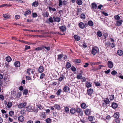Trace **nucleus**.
I'll use <instances>...</instances> for the list:
<instances>
[{
  "label": "nucleus",
  "instance_id": "nucleus-1",
  "mask_svg": "<svg viewBox=\"0 0 123 123\" xmlns=\"http://www.w3.org/2000/svg\"><path fill=\"white\" fill-rule=\"evenodd\" d=\"M99 50L98 47L96 46L93 47L92 50V54L95 55L97 53L99 52Z\"/></svg>",
  "mask_w": 123,
  "mask_h": 123
},
{
  "label": "nucleus",
  "instance_id": "nucleus-2",
  "mask_svg": "<svg viewBox=\"0 0 123 123\" xmlns=\"http://www.w3.org/2000/svg\"><path fill=\"white\" fill-rule=\"evenodd\" d=\"M105 46L106 48H107L109 47H111L112 48H113L115 47V44L113 43H112L111 44L110 42H106L105 43Z\"/></svg>",
  "mask_w": 123,
  "mask_h": 123
},
{
  "label": "nucleus",
  "instance_id": "nucleus-3",
  "mask_svg": "<svg viewBox=\"0 0 123 123\" xmlns=\"http://www.w3.org/2000/svg\"><path fill=\"white\" fill-rule=\"evenodd\" d=\"M76 112L78 113L79 116H82L83 115V112L82 109L79 108H77L76 109Z\"/></svg>",
  "mask_w": 123,
  "mask_h": 123
},
{
  "label": "nucleus",
  "instance_id": "nucleus-4",
  "mask_svg": "<svg viewBox=\"0 0 123 123\" xmlns=\"http://www.w3.org/2000/svg\"><path fill=\"white\" fill-rule=\"evenodd\" d=\"M26 110L27 111L31 112V111H36L37 112V110L36 111V110H35L32 109V107L31 105H29L26 107Z\"/></svg>",
  "mask_w": 123,
  "mask_h": 123
},
{
  "label": "nucleus",
  "instance_id": "nucleus-5",
  "mask_svg": "<svg viewBox=\"0 0 123 123\" xmlns=\"http://www.w3.org/2000/svg\"><path fill=\"white\" fill-rule=\"evenodd\" d=\"M91 9L92 11H94L97 8V5L95 3H93L92 4Z\"/></svg>",
  "mask_w": 123,
  "mask_h": 123
},
{
  "label": "nucleus",
  "instance_id": "nucleus-6",
  "mask_svg": "<svg viewBox=\"0 0 123 123\" xmlns=\"http://www.w3.org/2000/svg\"><path fill=\"white\" fill-rule=\"evenodd\" d=\"M107 65L109 68H111L113 67V62L110 61H108Z\"/></svg>",
  "mask_w": 123,
  "mask_h": 123
},
{
  "label": "nucleus",
  "instance_id": "nucleus-7",
  "mask_svg": "<svg viewBox=\"0 0 123 123\" xmlns=\"http://www.w3.org/2000/svg\"><path fill=\"white\" fill-rule=\"evenodd\" d=\"M60 31L62 32L65 31L66 29V27L65 25H62L59 27Z\"/></svg>",
  "mask_w": 123,
  "mask_h": 123
},
{
  "label": "nucleus",
  "instance_id": "nucleus-8",
  "mask_svg": "<svg viewBox=\"0 0 123 123\" xmlns=\"http://www.w3.org/2000/svg\"><path fill=\"white\" fill-rule=\"evenodd\" d=\"M27 104L26 102L20 103L18 105V107L19 108H22L25 106Z\"/></svg>",
  "mask_w": 123,
  "mask_h": 123
},
{
  "label": "nucleus",
  "instance_id": "nucleus-9",
  "mask_svg": "<svg viewBox=\"0 0 123 123\" xmlns=\"http://www.w3.org/2000/svg\"><path fill=\"white\" fill-rule=\"evenodd\" d=\"M85 113L86 115L89 116L91 114V110L90 109H87L85 111Z\"/></svg>",
  "mask_w": 123,
  "mask_h": 123
},
{
  "label": "nucleus",
  "instance_id": "nucleus-10",
  "mask_svg": "<svg viewBox=\"0 0 123 123\" xmlns=\"http://www.w3.org/2000/svg\"><path fill=\"white\" fill-rule=\"evenodd\" d=\"M54 22V20L52 17H50L46 21V22L48 24L50 23H53Z\"/></svg>",
  "mask_w": 123,
  "mask_h": 123
},
{
  "label": "nucleus",
  "instance_id": "nucleus-11",
  "mask_svg": "<svg viewBox=\"0 0 123 123\" xmlns=\"http://www.w3.org/2000/svg\"><path fill=\"white\" fill-rule=\"evenodd\" d=\"M93 92V91L92 89L90 88L89 89H88L87 90V94L91 96Z\"/></svg>",
  "mask_w": 123,
  "mask_h": 123
},
{
  "label": "nucleus",
  "instance_id": "nucleus-12",
  "mask_svg": "<svg viewBox=\"0 0 123 123\" xmlns=\"http://www.w3.org/2000/svg\"><path fill=\"white\" fill-rule=\"evenodd\" d=\"M44 70V68L43 66H41L39 67L38 71L39 73H42L43 72Z\"/></svg>",
  "mask_w": 123,
  "mask_h": 123
},
{
  "label": "nucleus",
  "instance_id": "nucleus-13",
  "mask_svg": "<svg viewBox=\"0 0 123 123\" xmlns=\"http://www.w3.org/2000/svg\"><path fill=\"white\" fill-rule=\"evenodd\" d=\"M43 17H48L49 15V14L48 12L47 11H44L42 14Z\"/></svg>",
  "mask_w": 123,
  "mask_h": 123
},
{
  "label": "nucleus",
  "instance_id": "nucleus-14",
  "mask_svg": "<svg viewBox=\"0 0 123 123\" xmlns=\"http://www.w3.org/2000/svg\"><path fill=\"white\" fill-rule=\"evenodd\" d=\"M31 13V11L30 9H26V11L25 12L24 15L26 17L27 15H30Z\"/></svg>",
  "mask_w": 123,
  "mask_h": 123
},
{
  "label": "nucleus",
  "instance_id": "nucleus-15",
  "mask_svg": "<svg viewBox=\"0 0 123 123\" xmlns=\"http://www.w3.org/2000/svg\"><path fill=\"white\" fill-rule=\"evenodd\" d=\"M53 19L54 22H59L60 21L61 18L58 17H53Z\"/></svg>",
  "mask_w": 123,
  "mask_h": 123
},
{
  "label": "nucleus",
  "instance_id": "nucleus-16",
  "mask_svg": "<svg viewBox=\"0 0 123 123\" xmlns=\"http://www.w3.org/2000/svg\"><path fill=\"white\" fill-rule=\"evenodd\" d=\"M111 106L112 108L113 109H115L117 107L118 105L117 103L113 102Z\"/></svg>",
  "mask_w": 123,
  "mask_h": 123
},
{
  "label": "nucleus",
  "instance_id": "nucleus-17",
  "mask_svg": "<svg viewBox=\"0 0 123 123\" xmlns=\"http://www.w3.org/2000/svg\"><path fill=\"white\" fill-rule=\"evenodd\" d=\"M119 112H116L115 113L113 116V117H115V118H119Z\"/></svg>",
  "mask_w": 123,
  "mask_h": 123
},
{
  "label": "nucleus",
  "instance_id": "nucleus-18",
  "mask_svg": "<svg viewBox=\"0 0 123 123\" xmlns=\"http://www.w3.org/2000/svg\"><path fill=\"white\" fill-rule=\"evenodd\" d=\"M123 21L121 20H119V21H117L116 22V26H121L122 24Z\"/></svg>",
  "mask_w": 123,
  "mask_h": 123
},
{
  "label": "nucleus",
  "instance_id": "nucleus-19",
  "mask_svg": "<svg viewBox=\"0 0 123 123\" xmlns=\"http://www.w3.org/2000/svg\"><path fill=\"white\" fill-rule=\"evenodd\" d=\"M8 76L7 75H6L3 77V79L5 80H6L7 82H9V81L10 80V79L9 78H8Z\"/></svg>",
  "mask_w": 123,
  "mask_h": 123
},
{
  "label": "nucleus",
  "instance_id": "nucleus-20",
  "mask_svg": "<svg viewBox=\"0 0 123 123\" xmlns=\"http://www.w3.org/2000/svg\"><path fill=\"white\" fill-rule=\"evenodd\" d=\"M14 64L16 67H19L20 66V62L18 61H16L15 62Z\"/></svg>",
  "mask_w": 123,
  "mask_h": 123
},
{
  "label": "nucleus",
  "instance_id": "nucleus-21",
  "mask_svg": "<svg viewBox=\"0 0 123 123\" xmlns=\"http://www.w3.org/2000/svg\"><path fill=\"white\" fill-rule=\"evenodd\" d=\"M79 27L82 29H83L85 27L84 24L82 22L79 23Z\"/></svg>",
  "mask_w": 123,
  "mask_h": 123
},
{
  "label": "nucleus",
  "instance_id": "nucleus-22",
  "mask_svg": "<svg viewBox=\"0 0 123 123\" xmlns=\"http://www.w3.org/2000/svg\"><path fill=\"white\" fill-rule=\"evenodd\" d=\"M80 106L81 108L83 109H85L87 107V105L85 103L81 104L80 105Z\"/></svg>",
  "mask_w": 123,
  "mask_h": 123
},
{
  "label": "nucleus",
  "instance_id": "nucleus-23",
  "mask_svg": "<svg viewBox=\"0 0 123 123\" xmlns=\"http://www.w3.org/2000/svg\"><path fill=\"white\" fill-rule=\"evenodd\" d=\"M43 45L41 46L36 48L35 49V50L37 51L42 50V49H43Z\"/></svg>",
  "mask_w": 123,
  "mask_h": 123
},
{
  "label": "nucleus",
  "instance_id": "nucleus-24",
  "mask_svg": "<svg viewBox=\"0 0 123 123\" xmlns=\"http://www.w3.org/2000/svg\"><path fill=\"white\" fill-rule=\"evenodd\" d=\"M63 90L64 92H67L69 91V88L68 86H64L63 88Z\"/></svg>",
  "mask_w": 123,
  "mask_h": 123
},
{
  "label": "nucleus",
  "instance_id": "nucleus-25",
  "mask_svg": "<svg viewBox=\"0 0 123 123\" xmlns=\"http://www.w3.org/2000/svg\"><path fill=\"white\" fill-rule=\"evenodd\" d=\"M74 39L77 41H79L80 39V37L76 35H75L74 36Z\"/></svg>",
  "mask_w": 123,
  "mask_h": 123
},
{
  "label": "nucleus",
  "instance_id": "nucleus-26",
  "mask_svg": "<svg viewBox=\"0 0 123 123\" xmlns=\"http://www.w3.org/2000/svg\"><path fill=\"white\" fill-rule=\"evenodd\" d=\"M101 62H90V64L92 66L93 65H98L100 64Z\"/></svg>",
  "mask_w": 123,
  "mask_h": 123
},
{
  "label": "nucleus",
  "instance_id": "nucleus-27",
  "mask_svg": "<svg viewBox=\"0 0 123 123\" xmlns=\"http://www.w3.org/2000/svg\"><path fill=\"white\" fill-rule=\"evenodd\" d=\"M24 117L22 116H20L18 117V119L19 121L20 122H22L24 120Z\"/></svg>",
  "mask_w": 123,
  "mask_h": 123
},
{
  "label": "nucleus",
  "instance_id": "nucleus-28",
  "mask_svg": "<svg viewBox=\"0 0 123 123\" xmlns=\"http://www.w3.org/2000/svg\"><path fill=\"white\" fill-rule=\"evenodd\" d=\"M70 113L72 114H74L76 112V110L75 108H71L70 110Z\"/></svg>",
  "mask_w": 123,
  "mask_h": 123
},
{
  "label": "nucleus",
  "instance_id": "nucleus-29",
  "mask_svg": "<svg viewBox=\"0 0 123 123\" xmlns=\"http://www.w3.org/2000/svg\"><path fill=\"white\" fill-rule=\"evenodd\" d=\"M64 77L65 76L63 74L61 75L60 76L58 79V80L60 81H62V80L65 78Z\"/></svg>",
  "mask_w": 123,
  "mask_h": 123
},
{
  "label": "nucleus",
  "instance_id": "nucleus-30",
  "mask_svg": "<svg viewBox=\"0 0 123 123\" xmlns=\"http://www.w3.org/2000/svg\"><path fill=\"white\" fill-rule=\"evenodd\" d=\"M3 17L5 18V20L7 19H8L10 18V16L9 15H6V14H4L2 16Z\"/></svg>",
  "mask_w": 123,
  "mask_h": 123
},
{
  "label": "nucleus",
  "instance_id": "nucleus-31",
  "mask_svg": "<svg viewBox=\"0 0 123 123\" xmlns=\"http://www.w3.org/2000/svg\"><path fill=\"white\" fill-rule=\"evenodd\" d=\"M38 5V3L37 1H35L32 3V6L34 7H37Z\"/></svg>",
  "mask_w": 123,
  "mask_h": 123
},
{
  "label": "nucleus",
  "instance_id": "nucleus-32",
  "mask_svg": "<svg viewBox=\"0 0 123 123\" xmlns=\"http://www.w3.org/2000/svg\"><path fill=\"white\" fill-rule=\"evenodd\" d=\"M66 66L67 68H69L71 67V64L69 62H68L66 63Z\"/></svg>",
  "mask_w": 123,
  "mask_h": 123
},
{
  "label": "nucleus",
  "instance_id": "nucleus-33",
  "mask_svg": "<svg viewBox=\"0 0 123 123\" xmlns=\"http://www.w3.org/2000/svg\"><path fill=\"white\" fill-rule=\"evenodd\" d=\"M117 53L119 56H121L123 54V52L122 50H119L117 51Z\"/></svg>",
  "mask_w": 123,
  "mask_h": 123
},
{
  "label": "nucleus",
  "instance_id": "nucleus-34",
  "mask_svg": "<svg viewBox=\"0 0 123 123\" xmlns=\"http://www.w3.org/2000/svg\"><path fill=\"white\" fill-rule=\"evenodd\" d=\"M54 107L55 109H56L58 110H60L61 109L60 106L57 104L55 105Z\"/></svg>",
  "mask_w": 123,
  "mask_h": 123
},
{
  "label": "nucleus",
  "instance_id": "nucleus-35",
  "mask_svg": "<svg viewBox=\"0 0 123 123\" xmlns=\"http://www.w3.org/2000/svg\"><path fill=\"white\" fill-rule=\"evenodd\" d=\"M6 59L7 61L10 62L12 60V59L10 56H8L6 57Z\"/></svg>",
  "mask_w": 123,
  "mask_h": 123
},
{
  "label": "nucleus",
  "instance_id": "nucleus-36",
  "mask_svg": "<svg viewBox=\"0 0 123 123\" xmlns=\"http://www.w3.org/2000/svg\"><path fill=\"white\" fill-rule=\"evenodd\" d=\"M97 35L98 37H101L102 35V33L101 31L99 30L97 32Z\"/></svg>",
  "mask_w": 123,
  "mask_h": 123
},
{
  "label": "nucleus",
  "instance_id": "nucleus-37",
  "mask_svg": "<svg viewBox=\"0 0 123 123\" xmlns=\"http://www.w3.org/2000/svg\"><path fill=\"white\" fill-rule=\"evenodd\" d=\"M62 91L61 89H58L57 92L56 93V94L58 96H59L61 95V92Z\"/></svg>",
  "mask_w": 123,
  "mask_h": 123
},
{
  "label": "nucleus",
  "instance_id": "nucleus-38",
  "mask_svg": "<svg viewBox=\"0 0 123 123\" xmlns=\"http://www.w3.org/2000/svg\"><path fill=\"white\" fill-rule=\"evenodd\" d=\"M86 87L87 88L90 87L92 86L90 82L88 81L86 82Z\"/></svg>",
  "mask_w": 123,
  "mask_h": 123
},
{
  "label": "nucleus",
  "instance_id": "nucleus-39",
  "mask_svg": "<svg viewBox=\"0 0 123 123\" xmlns=\"http://www.w3.org/2000/svg\"><path fill=\"white\" fill-rule=\"evenodd\" d=\"M82 74L81 73H79V74L77 75L76 78L78 79H81L82 78Z\"/></svg>",
  "mask_w": 123,
  "mask_h": 123
},
{
  "label": "nucleus",
  "instance_id": "nucleus-40",
  "mask_svg": "<svg viewBox=\"0 0 123 123\" xmlns=\"http://www.w3.org/2000/svg\"><path fill=\"white\" fill-rule=\"evenodd\" d=\"M76 2L77 4L79 5H81L82 3V2L81 0H77Z\"/></svg>",
  "mask_w": 123,
  "mask_h": 123
},
{
  "label": "nucleus",
  "instance_id": "nucleus-41",
  "mask_svg": "<svg viewBox=\"0 0 123 123\" xmlns=\"http://www.w3.org/2000/svg\"><path fill=\"white\" fill-rule=\"evenodd\" d=\"M21 95V93L20 92H18L17 94L15 97V98H20Z\"/></svg>",
  "mask_w": 123,
  "mask_h": 123
},
{
  "label": "nucleus",
  "instance_id": "nucleus-42",
  "mask_svg": "<svg viewBox=\"0 0 123 123\" xmlns=\"http://www.w3.org/2000/svg\"><path fill=\"white\" fill-rule=\"evenodd\" d=\"M12 105V103L11 102L9 101L7 104V106L8 108H11Z\"/></svg>",
  "mask_w": 123,
  "mask_h": 123
},
{
  "label": "nucleus",
  "instance_id": "nucleus-43",
  "mask_svg": "<svg viewBox=\"0 0 123 123\" xmlns=\"http://www.w3.org/2000/svg\"><path fill=\"white\" fill-rule=\"evenodd\" d=\"M28 89H25L23 91V94L26 95L28 94Z\"/></svg>",
  "mask_w": 123,
  "mask_h": 123
},
{
  "label": "nucleus",
  "instance_id": "nucleus-44",
  "mask_svg": "<svg viewBox=\"0 0 123 123\" xmlns=\"http://www.w3.org/2000/svg\"><path fill=\"white\" fill-rule=\"evenodd\" d=\"M104 102L106 104H108L110 103V101L108 98H106L104 100Z\"/></svg>",
  "mask_w": 123,
  "mask_h": 123
},
{
  "label": "nucleus",
  "instance_id": "nucleus-45",
  "mask_svg": "<svg viewBox=\"0 0 123 123\" xmlns=\"http://www.w3.org/2000/svg\"><path fill=\"white\" fill-rule=\"evenodd\" d=\"M88 25L90 26H93V22L91 20H90L88 21Z\"/></svg>",
  "mask_w": 123,
  "mask_h": 123
},
{
  "label": "nucleus",
  "instance_id": "nucleus-46",
  "mask_svg": "<svg viewBox=\"0 0 123 123\" xmlns=\"http://www.w3.org/2000/svg\"><path fill=\"white\" fill-rule=\"evenodd\" d=\"M21 114L22 115H24L26 114V111L25 110H23L20 111Z\"/></svg>",
  "mask_w": 123,
  "mask_h": 123
},
{
  "label": "nucleus",
  "instance_id": "nucleus-47",
  "mask_svg": "<svg viewBox=\"0 0 123 123\" xmlns=\"http://www.w3.org/2000/svg\"><path fill=\"white\" fill-rule=\"evenodd\" d=\"M71 70L73 72H75L76 70V69L74 66H72L71 68Z\"/></svg>",
  "mask_w": 123,
  "mask_h": 123
},
{
  "label": "nucleus",
  "instance_id": "nucleus-48",
  "mask_svg": "<svg viewBox=\"0 0 123 123\" xmlns=\"http://www.w3.org/2000/svg\"><path fill=\"white\" fill-rule=\"evenodd\" d=\"M49 11L52 10L53 11H56V9L54 8H52L50 6H49L48 7Z\"/></svg>",
  "mask_w": 123,
  "mask_h": 123
},
{
  "label": "nucleus",
  "instance_id": "nucleus-49",
  "mask_svg": "<svg viewBox=\"0 0 123 123\" xmlns=\"http://www.w3.org/2000/svg\"><path fill=\"white\" fill-rule=\"evenodd\" d=\"M120 119L119 118H115L114 120V121L116 123H120Z\"/></svg>",
  "mask_w": 123,
  "mask_h": 123
},
{
  "label": "nucleus",
  "instance_id": "nucleus-50",
  "mask_svg": "<svg viewBox=\"0 0 123 123\" xmlns=\"http://www.w3.org/2000/svg\"><path fill=\"white\" fill-rule=\"evenodd\" d=\"M58 58L57 59L58 60H61L63 57V55L62 54L58 55H57Z\"/></svg>",
  "mask_w": 123,
  "mask_h": 123
},
{
  "label": "nucleus",
  "instance_id": "nucleus-51",
  "mask_svg": "<svg viewBox=\"0 0 123 123\" xmlns=\"http://www.w3.org/2000/svg\"><path fill=\"white\" fill-rule=\"evenodd\" d=\"M114 17V18L117 20H119L120 18V17L118 15H115Z\"/></svg>",
  "mask_w": 123,
  "mask_h": 123
},
{
  "label": "nucleus",
  "instance_id": "nucleus-52",
  "mask_svg": "<svg viewBox=\"0 0 123 123\" xmlns=\"http://www.w3.org/2000/svg\"><path fill=\"white\" fill-rule=\"evenodd\" d=\"M31 70V68H29L27 69V70L26 73L29 75H30L31 74L30 72Z\"/></svg>",
  "mask_w": 123,
  "mask_h": 123
},
{
  "label": "nucleus",
  "instance_id": "nucleus-53",
  "mask_svg": "<svg viewBox=\"0 0 123 123\" xmlns=\"http://www.w3.org/2000/svg\"><path fill=\"white\" fill-rule=\"evenodd\" d=\"M85 15L83 13L81 14L80 16V18L81 19H84L85 18Z\"/></svg>",
  "mask_w": 123,
  "mask_h": 123
},
{
  "label": "nucleus",
  "instance_id": "nucleus-54",
  "mask_svg": "<svg viewBox=\"0 0 123 123\" xmlns=\"http://www.w3.org/2000/svg\"><path fill=\"white\" fill-rule=\"evenodd\" d=\"M44 48L47 51L50 50V46L46 47L43 45V49Z\"/></svg>",
  "mask_w": 123,
  "mask_h": 123
},
{
  "label": "nucleus",
  "instance_id": "nucleus-55",
  "mask_svg": "<svg viewBox=\"0 0 123 123\" xmlns=\"http://www.w3.org/2000/svg\"><path fill=\"white\" fill-rule=\"evenodd\" d=\"M45 76V75L44 74L42 73L40 75V79H43Z\"/></svg>",
  "mask_w": 123,
  "mask_h": 123
},
{
  "label": "nucleus",
  "instance_id": "nucleus-56",
  "mask_svg": "<svg viewBox=\"0 0 123 123\" xmlns=\"http://www.w3.org/2000/svg\"><path fill=\"white\" fill-rule=\"evenodd\" d=\"M74 62L76 63H79L81 62V61L80 59H75L74 60Z\"/></svg>",
  "mask_w": 123,
  "mask_h": 123
},
{
  "label": "nucleus",
  "instance_id": "nucleus-57",
  "mask_svg": "<svg viewBox=\"0 0 123 123\" xmlns=\"http://www.w3.org/2000/svg\"><path fill=\"white\" fill-rule=\"evenodd\" d=\"M9 116H12L14 114V112L12 111H11L9 112Z\"/></svg>",
  "mask_w": 123,
  "mask_h": 123
},
{
  "label": "nucleus",
  "instance_id": "nucleus-58",
  "mask_svg": "<svg viewBox=\"0 0 123 123\" xmlns=\"http://www.w3.org/2000/svg\"><path fill=\"white\" fill-rule=\"evenodd\" d=\"M64 110L65 112L67 113H68L69 111V108L67 106L64 108Z\"/></svg>",
  "mask_w": 123,
  "mask_h": 123
},
{
  "label": "nucleus",
  "instance_id": "nucleus-59",
  "mask_svg": "<svg viewBox=\"0 0 123 123\" xmlns=\"http://www.w3.org/2000/svg\"><path fill=\"white\" fill-rule=\"evenodd\" d=\"M63 4V2L62 0H59V4L58 5L59 6H62Z\"/></svg>",
  "mask_w": 123,
  "mask_h": 123
},
{
  "label": "nucleus",
  "instance_id": "nucleus-60",
  "mask_svg": "<svg viewBox=\"0 0 123 123\" xmlns=\"http://www.w3.org/2000/svg\"><path fill=\"white\" fill-rule=\"evenodd\" d=\"M88 119L89 121H92L93 119V117L92 116H90L88 117Z\"/></svg>",
  "mask_w": 123,
  "mask_h": 123
},
{
  "label": "nucleus",
  "instance_id": "nucleus-61",
  "mask_svg": "<svg viewBox=\"0 0 123 123\" xmlns=\"http://www.w3.org/2000/svg\"><path fill=\"white\" fill-rule=\"evenodd\" d=\"M114 96L112 94L110 96V99L111 100H113L114 98Z\"/></svg>",
  "mask_w": 123,
  "mask_h": 123
},
{
  "label": "nucleus",
  "instance_id": "nucleus-62",
  "mask_svg": "<svg viewBox=\"0 0 123 123\" xmlns=\"http://www.w3.org/2000/svg\"><path fill=\"white\" fill-rule=\"evenodd\" d=\"M46 122L47 123H50L51 122V119L50 118H47L46 120Z\"/></svg>",
  "mask_w": 123,
  "mask_h": 123
},
{
  "label": "nucleus",
  "instance_id": "nucleus-63",
  "mask_svg": "<svg viewBox=\"0 0 123 123\" xmlns=\"http://www.w3.org/2000/svg\"><path fill=\"white\" fill-rule=\"evenodd\" d=\"M117 74V72L115 70H113L112 71L111 74L112 75H115Z\"/></svg>",
  "mask_w": 123,
  "mask_h": 123
},
{
  "label": "nucleus",
  "instance_id": "nucleus-64",
  "mask_svg": "<svg viewBox=\"0 0 123 123\" xmlns=\"http://www.w3.org/2000/svg\"><path fill=\"white\" fill-rule=\"evenodd\" d=\"M108 36V35L107 33H105L103 35V36H104L105 39H106L107 36Z\"/></svg>",
  "mask_w": 123,
  "mask_h": 123
}]
</instances>
